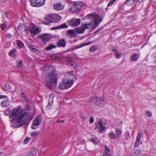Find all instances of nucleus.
Returning a JSON list of instances; mask_svg holds the SVG:
<instances>
[{
  "label": "nucleus",
  "instance_id": "nucleus-45",
  "mask_svg": "<svg viewBox=\"0 0 156 156\" xmlns=\"http://www.w3.org/2000/svg\"><path fill=\"white\" fill-rule=\"evenodd\" d=\"M38 134V132L37 131L31 133V136H36Z\"/></svg>",
  "mask_w": 156,
  "mask_h": 156
},
{
  "label": "nucleus",
  "instance_id": "nucleus-60",
  "mask_svg": "<svg viewBox=\"0 0 156 156\" xmlns=\"http://www.w3.org/2000/svg\"><path fill=\"white\" fill-rule=\"evenodd\" d=\"M106 10H107L108 9V7L106 8Z\"/></svg>",
  "mask_w": 156,
  "mask_h": 156
},
{
  "label": "nucleus",
  "instance_id": "nucleus-4",
  "mask_svg": "<svg viewBox=\"0 0 156 156\" xmlns=\"http://www.w3.org/2000/svg\"><path fill=\"white\" fill-rule=\"evenodd\" d=\"M86 17L91 20L94 23L92 24L91 29L94 30L97 28L99 24L102 21V19L99 16L96 14H88Z\"/></svg>",
  "mask_w": 156,
  "mask_h": 156
},
{
  "label": "nucleus",
  "instance_id": "nucleus-64",
  "mask_svg": "<svg viewBox=\"0 0 156 156\" xmlns=\"http://www.w3.org/2000/svg\"><path fill=\"white\" fill-rule=\"evenodd\" d=\"M30 156V155H29V156H28H28Z\"/></svg>",
  "mask_w": 156,
  "mask_h": 156
},
{
  "label": "nucleus",
  "instance_id": "nucleus-47",
  "mask_svg": "<svg viewBox=\"0 0 156 156\" xmlns=\"http://www.w3.org/2000/svg\"><path fill=\"white\" fill-rule=\"evenodd\" d=\"M146 114L148 117H151L152 115V114L150 111H147L146 113Z\"/></svg>",
  "mask_w": 156,
  "mask_h": 156
},
{
  "label": "nucleus",
  "instance_id": "nucleus-11",
  "mask_svg": "<svg viewBox=\"0 0 156 156\" xmlns=\"http://www.w3.org/2000/svg\"><path fill=\"white\" fill-rule=\"evenodd\" d=\"M80 19H73L69 21V24L70 26L75 27L79 25L80 24Z\"/></svg>",
  "mask_w": 156,
  "mask_h": 156
},
{
  "label": "nucleus",
  "instance_id": "nucleus-55",
  "mask_svg": "<svg viewBox=\"0 0 156 156\" xmlns=\"http://www.w3.org/2000/svg\"><path fill=\"white\" fill-rule=\"evenodd\" d=\"M65 121L64 120H58L57 121V122L58 123H62V122H64Z\"/></svg>",
  "mask_w": 156,
  "mask_h": 156
},
{
  "label": "nucleus",
  "instance_id": "nucleus-35",
  "mask_svg": "<svg viewBox=\"0 0 156 156\" xmlns=\"http://www.w3.org/2000/svg\"><path fill=\"white\" fill-rule=\"evenodd\" d=\"M114 54L115 58L117 59L120 58L122 55V54L119 53L118 51L114 53Z\"/></svg>",
  "mask_w": 156,
  "mask_h": 156
},
{
  "label": "nucleus",
  "instance_id": "nucleus-54",
  "mask_svg": "<svg viewBox=\"0 0 156 156\" xmlns=\"http://www.w3.org/2000/svg\"><path fill=\"white\" fill-rule=\"evenodd\" d=\"M21 26H23V25L22 24H20L18 26V30H22L21 28V27H20Z\"/></svg>",
  "mask_w": 156,
  "mask_h": 156
},
{
  "label": "nucleus",
  "instance_id": "nucleus-20",
  "mask_svg": "<svg viewBox=\"0 0 156 156\" xmlns=\"http://www.w3.org/2000/svg\"><path fill=\"white\" fill-rule=\"evenodd\" d=\"M68 27V26H67L65 23H64L62 25H59L57 27H52L51 29V30H52L62 28H66Z\"/></svg>",
  "mask_w": 156,
  "mask_h": 156
},
{
  "label": "nucleus",
  "instance_id": "nucleus-62",
  "mask_svg": "<svg viewBox=\"0 0 156 156\" xmlns=\"http://www.w3.org/2000/svg\"><path fill=\"white\" fill-rule=\"evenodd\" d=\"M155 81L156 82V78L155 79Z\"/></svg>",
  "mask_w": 156,
  "mask_h": 156
},
{
  "label": "nucleus",
  "instance_id": "nucleus-59",
  "mask_svg": "<svg viewBox=\"0 0 156 156\" xmlns=\"http://www.w3.org/2000/svg\"><path fill=\"white\" fill-rule=\"evenodd\" d=\"M144 0H137V1L140 3H141L144 2Z\"/></svg>",
  "mask_w": 156,
  "mask_h": 156
},
{
  "label": "nucleus",
  "instance_id": "nucleus-58",
  "mask_svg": "<svg viewBox=\"0 0 156 156\" xmlns=\"http://www.w3.org/2000/svg\"><path fill=\"white\" fill-rule=\"evenodd\" d=\"M6 1V0H0V2L1 3H5Z\"/></svg>",
  "mask_w": 156,
  "mask_h": 156
},
{
  "label": "nucleus",
  "instance_id": "nucleus-34",
  "mask_svg": "<svg viewBox=\"0 0 156 156\" xmlns=\"http://www.w3.org/2000/svg\"><path fill=\"white\" fill-rule=\"evenodd\" d=\"M136 0H127L126 2L124 3H126L128 5H131L134 3Z\"/></svg>",
  "mask_w": 156,
  "mask_h": 156
},
{
  "label": "nucleus",
  "instance_id": "nucleus-8",
  "mask_svg": "<svg viewBox=\"0 0 156 156\" xmlns=\"http://www.w3.org/2000/svg\"><path fill=\"white\" fill-rule=\"evenodd\" d=\"M45 1V0H30V2L32 6L40 7L44 4Z\"/></svg>",
  "mask_w": 156,
  "mask_h": 156
},
{
  "label": "nucleus",
  "instance_id": "nucleus-63",
  "mask_svg": "<svg viewBox=\"0 0 156 156\" xmlns=\"http://www.w3.org/2000/svg\"><path fill=\"white\" fill-rule=\"evenodd\" d=\"M155 58H156V55L155 56Z\"/></svg>",
  "mask_w": 156,
  "mask_h": 156
},
{
  "label": "nucleus",
  "instance_id": "nucleus-24",
  "mask_svg": "<svg viewBox=\"0 0 156 156\" xmlns=\"http://www.w3.org/2000/svg\"><path fill=\"white\" fill-rule=\"evenodd\" d=\"M9 101L8 100H5L2 102L1 103V105L2 107H8L9 105Z\"/></svg>",
  "mask_w": 156,
  "mask_h": 156
},
{
  "label": "nucleus",
  "instance_id": "nucleus-27",
  "mask_svg": "<svg viewBox=\"0 0 156 156\" xmlns=\"http://www.w3.org/2000/svg\"><path fill=\"white\" fill-rule=\"evenodd\" d=\"M81 27H82L83 29H85V30L86 29H89L91 25H92V23H86L84 24H81Z\"/></svg>",
  "mask_w": 156,
  "mask_h": 156
},
{
  "label": "nucleus",
  "instance_id": "nucleus-53",
  "mask_svg": "<svg viewBox=\"0 0 156 156\" xmlns=\"http://www.w3.org/2000/svg\"><path fill=\"white\" fill-rule=\"evenodd\" d=\"M7 98V96L6 95H0V99L3 98Z\"/></svg>",
  "mask_w": 156,
  "mask_h": 156
},
{
  "label": "nucleus",
  "instance_id": "nucleus-46",
  "mask_svg": "<svg viewBox=\"0 0 156 156\" xmlns=\"http://www.w3.org/2000/svg\"><path fill=\"white\" fill-rule=\"evenodd\" d=\"M66 75L68 76H73L72 77L73 78V76H74L73 75V72H71V71L69 72L67 74H66Z\"/></svg>",
  "mask_w": 156,
  "mask_h": 156
},
{
  "label": "nucleus",
  "instance_id": "nucleus-33",
  "mask_svg": "<svg viewBox=\"0 0 156 156\" xmlns=\"http://www.w3.org/2000/svg\"><path fill=\"white\" fill-rule=\"evenodd\" d=\"M91 43V42H87L86 43L80 45H79V46H76L75 47V49H78L80 48H82L83 47H84V46L88 45L90 44Z\"/></svg>",
  "mask_w": 156,
  "mask_h": 156
},
{
  "label": "nucleus",
  "instance_id": "nucleus-57",
  "mask_svg": "<svg viewBox=\"0 0 156 156\" xmlns=\"http://www.w3.org/2000/svg\"><path fill=\"white\" fill-rule=\"evenodd\" d=\"M103 27H101L98 30H97V32H99L101 30H103Z\"/></svg>",
  "mask_w": 156,
  "mask_h": 156
},
{
  "label": "nucleus",
  "instance_id": "nucleus-26",
  "mask_svg": "<svg viewBox=\"0 0 156 156\" xmlns=\"http://www.w3.org/2000/svg\"><path fill=\"white\" fill-rule=\"evenodd\" d=\"M52 96L53 97L54 96L53 94H51L50 97L48 99V105L46 107V109H49V108H51V104L52 103V99L51 97V96Z\"/></svg>",
  "mask_w": 156,
  "mask_h": 156
},
{
  "label": "nucleus",
  "instance_id": "nucleus-2",
  "mask_svg": "<svg viewBox=\"0 0 156 156\" xmlns=\"http://www.w3.org/2000/svg\"><path fill=\"white\" fill-rule=\"evenodd\" d=\"M21 112V107L20 106H19L16 108H14L12 110L10 109H7L5 111V115L7 116L11 114V115L9 117V119L10 121L12 122L16 120V117Z\"/></svg>",
  "mask_w": 156,
  "mask_h": 156
},
{
  "label": "nucleus",
  "instance_id": "nucleus-17",
  "mask_svg": "<svg viewBox=\"0 0 156 156\" xmlns=\"http://www.w3.org/2000/svg\"><path fill=\"white\" fill-rule=\"evenodd\" d=\"M105 149L104 152L103 154V156H111V152L110 149L106 145L105 146Z\"/></svg>",
  "mask_w": 156,
  "mask_h": 156
},
{
  "label": "nucleus",
  "instance_id": "nucleus-15",
  "mask_svg": "<svg viewBox=\"0 0 156 156\" xmlns=\"http://www.w3.org/2000/svg\"><path fill=\"white\" fill-rule=\"evenodd\" d=\"M52 23H58L60 21L61 19V17L59 16L56 14H52Z\"/></svg>",
  "mask_w": 156,
  "mask_h": 156
},
{
  "label": "nucleus",
  "instance_id": "nucleus-32",
  "mask_svg": "<svg viewBox=\"0 0 156 156\" xmlns=\"http://www.w3.org/2000/svg\"><path fill=\"white\" fill-rule=\"evenodd\" d=\"M109 138L112 140L115 139L116 136L114 133L110 132L109 133Z\"/></svg>",
  "mask_w": 156,
  "mask_h": 156
},
{
  "label": "nucleus",
  "instance_id": "nucleus-3",
  "mask_svg": "<svg viewBox=\"0 0 156 156\" xmlns=\"http://www.w3.org/2000/svg\"><path fill=\"white\" fill-rule=\"evenodd\" d=\"M21 112L16 117L17 122L20 126L26 123L30 117V114L28 112H25L20 114Z\"/></svg>",
  "mask_w": 156,
  "mask_h": 156
},
{
  "label": "nucleus",
  "instance_id": "nucleus-42",
  "mask_svg": "<svg viewBox=\"0 0 156 156\" xmlns=\"http://www.w3.org/2000/svg\"><path fill=\"white\" fill-rule=\"evenodd\" d=\"M6 27V25L5 24L3 23L1 24L0 25V28L2 30H4Z\"/></svg>",
  "mask_w": 156,
  "mask_h": 156
},
{
  "label": "nucleus",
  "instance_id": "nucleus-39",
  "mask_svg": "<svg viewBox=\"0 0 156 156\" xmlns=\"http://www.w3.org/2000/svg\"><path fill=\"white\" fill-rule=\"evenodd\" d=\"M97 49V48L96 46H93L90 49V52H93Z\"/></svg>",
  "mask_w": 156,
  "mask_h": 156
},
{
  "label": "nucleus",
  "instance_id": "nucleus-41",
  "mask_svg": "<svg viewBox=\"0 0 156 156\" xmlns=\"http://www.w3.org/2000/svg\"><path fill=\"white\" fill-rule=\"evenodd\" d=\"M116 0H112L110 1L108 3L107 7H108L112 5Z\"/></svg>",
  "mask_w": 156,
  "mask_h": 156
},
{
  "label": "nucleus",
  "instance_id": "nucleus-10",
  "mask_svg": "<svg viewBox=\"0 0 156 156\" xmlns=\"http://www.w3.org/2000/svg\"><path fill=\"white\" fill-rule=\"evenodd\" d=\"M38 37L40 39H41L42 41L47 42L51 39V35L49 34H42L38 35Z\"/></svg>",
  "mask_w": 156,
  "mask_h": 156
},
{
  "label": "nucleus",
  "instance_id": "nucleus-19",
  "mask_svg": "<svg viewBox=\"0 0 156 156\" xmlns=\"http://www.w3.org/2000/svg\"><path fill=\"white\" fill-rule=\"evenodd\" d=\"M27 45L31 51L32 52L37 53H40L41 52V51L35 48L33 45L30 44H27Z\"/></svg>",
  "mask_w": 156,
  "mask_h": 156
},
{
  "label": "nucleus",
  "instance_id": "nucleus-29",
  "mask_svg": "<svg viewBox=\"0 0 156 156\" xmlns=\"http://www.w3.org/2000/svg\"><path fill=\"white\" fill-rule=\"evenodd\" d=\"M57 46L54 45L50 44L45 48V49L47 50H50L53 48H56Z\"/></svg>",
  "mask_w": 156,
  "mask_h": 156
},
{
  "label": "nucleus",
  "instance_id": "nucleus-9",
  "mask_svg": "<svg viewBox=\"0 0 156 156\" xmlns=\"http://www.w3.org/2000/svg\"><path fill=\"white\" fill-rule=\"evenodd\" d=\"M41 122V117L40 115H38L33 121V124L31 125V128L33 129L37 128V126H39Z\"/></svg>",
  "mask_w": 156,
  "mask_h": 156
},
{
  "label": "nucleus",
  "instance_id": "nucleus-18",
  "mask_svg": "<svg viewBox=\"0 0 156 156\" xmlns=\"http://www.w3.org/2000/svg\"><path fill=\"white\" fill-rule=\"evenodd\" d=\"M63 6L61 3H56L53 5L54 9L57 11H60L63 9Z\"/></svg>",
  "mask_w": 156,
  "mask_h": 156
},
{
  "label": "nucleus",
  "instance_id": "nucleus-25",
  "mask_svg": "<svg viewBox=\"0 0 156 156\" xmlns=\"http://www.w3.org/2000/svg\"><path fill=\"white\" fill-rule=\"evenodd\" d=\"M116 138L117 139H119L121 137V136L122 134V130L118 128L116 129Z\"/></svg>",
  "mask_w": 156,
  "mask_h": 156
},
{
  "label": "nucleus",
  "instance_id": "nucleus-40",
  "mask_svg": "<svg viewBox=\"0 0 156 156\" xmlns=\"http://www.w3.org/2000/svg\"><path fill=\"white\" fill-rule=\"evenodd\" d=\"M68 64L71 66H73L76 65V62L73 60H71L68 62Z\"/></svg>",
  "mask_w": 156,
  "mask_h": 156
},
{
  "label": "nucleus",
  "instance_id": "nucleus-23",
  "mask_svg": "<svg viewBox=\"0 0 156 156\" xmlns=\"http://www.w3.org/2000/svg\"><path fill=\"white\" fill-rule=\"evenodd\" d=\"M75 30L78 34H81L85 31V29H83L81 25L80 27L75 28Z\"/></svg>",
  "mask_w": 156,
  "mask_h": 156
},
{
  "label": "nucleus",
  "instance_id": "nucleus-44",
  "mask_svg": "<svg viewBox=\"0 0 156 156\" xmlns=\"http://www.w3.org/2000/svg\"><path fill=\"white\" fill-rule=\"evenodd\" d=\"M124 135L126 139H127L130 137V134L128 132H126L124 134Z\"/></svg>",
  "mask_w": 156,
  "mask_h": 156
},
{
  "label": "nucleus",
  "instance_id": "nucleus-7",
  "mask_svg": "<svg viewBox=\"0 0 156 156\" xmlns=\"http://www.w3.org/2000/svg\"><path fill=\"white\" fill-rule=\"evenodd\" d=\"M94 102L95 104L100 107H104L105 104L104 99L103 97H96L94 98Z\"/></svg>",
  "mask_w": 156,
  "mask_h": 156
},
{
  "label": "nucleus",
  "instance_id": "nucleus-61",
  "mask_svg": "<svg viewBox=\"0 0 156 156\" xmlns=\"http://www.w3.org/2000/svg\"><path fill=\"white\" fill-rule=\"evenodd\" d=\"M98 32H97V31H96L95 32V33H98Z\"/></svg>",
  "mask_w": 156,
  "mask_h": 156
},
{
  "label": "nucleus",
  "instance_id": "nucleus-31",
  "mask_svg": "<svg viewBox=\"0 0 156 156\" xmlns=\"http://www.w3.org/2000/svg\"><path fill=\"white\" fill-rule=\"evenodd\" d=\"M17 44L18 47H19L20 48H23L24 45L23 43L19 40L17 41Z\"/></svg>",
  "mask_w": 156,
  "mask_h": 156
},
{
  "label": "nucleus",
  "instance_id": "nucleus-5",
  "mask_svg": "<svg viewBox=\"0 0 156 156\" xmlns=\"http://www.w3.org/2000/svg\"><path fill=\"white\" fill-rule=\"evenodd\" d=\"M73 79H63L62 81L58 85L59 88L61 90H65L69 88L73 83Z\"/></svg>",
  "mask_w": 156,
  "mask_h": 156
},
{
  "label": "nucleus",
  "instance_id": "nucleus-37",
  "mask_svg": "<svg viewBox=\"0 0 156 156\" xmlns=\"http://www.w3.org/2000/svg\"><path fill=\"white\" fill-rule=\"evenodd\" d=\"M139 151L137 150H134L132 153L133 156H139L140 155Z\"/></svg>",
  "mask_w": 156,
  "mask_h": 156
},
{
  "label": "nucleus",
  "instance_id": "nucleus-36",
  "mask_svg": "<svg viewBox=\"0 0 156 156\" xmlns=\"http://www.w3.org/2000/svg\"><path fill=\"white\" fill-rule=\"evenodd\" d=\"M91 141L94 144H97L99 142V140L96 137L91 138Z\"/></svg>",
  "mask_w": 156,
  "mask_h": 156
},
{
  "label": "nucleus",
  "instance_id": "nucleus-1",
  "mask_svg": "<svg viewBox=\"0 0 156 156\" xmlns=\"http://www.w3.org/2000/svg\"><path fill=\"white\" fill-rule=\"evenodd\" d=\"M59 77L55 71H52L48 74L46 81L47 86L50 89H53L56 87L57 82Z\"/></svg>",
  "mask_w": 156,
  "mask_h": 156
},
{
  "label": "nucleus",
  "instance_id": "nucleus-30",
  "mask_svg": "<svg viewBox=\"0 0 156 156\" xmlns=\"http://www.w3.org/2000/svg\"><path fill=\"white\" fill-rule=\"evenodd\" d=\"M16 49L14 48L9 51V55L10 56L14 57L16 56L15 53L16 51Z\"/></svg>",
  "mask_w": 156,
  "mask_h": 156
},
{
  "label": "nucleus",
  "instance_id": "nucleus-6",
  "mask_svg": "<svg viewBox=\"0 0 156 156\" xmlns=\"http://www.w3.org/2000/svg\"><path fill=\"white\" fill-rule=\"evenodd\" d=\"M84 5L83 2H75L71 7L70 11L72 13H75L79 11Z\"/></svg>",
  "mask_w": 156,
  "mask_h": 156
},
{
  "label": "nucleus",
  "instance_id": "nucleus-38",
  "mask_svg": "<svg viewBox=\"0 0 156 156\" xmlns=\"http://www.w3.org/2000/svg\"><path fill=\"white\" fill-rule=\"evenodd\" d=\"M5 36L7 38H10L12 37L13 35L12 34H10L9 33L5 32Z\"/></svg>",
  "mask_w": 156,
  "mask_h": 156
},
{
  "label": "nucleus",
  "instance_id": "nucleus-43",
  "mask_svg": "<svg viewBox=\"0 0 156 156\" xmlns=\"http://www.w3.org/2000/svg\"><path fill=\"white\" fill-rule=\"evenodd\" d=\"M30 138L28 137H27L23 141V144H26L28 143L30 140Z\"/></svg>",
  "mask_w": 156,
  "mask_h": 156
},
{
  "label": "nucleus",
  "instance_id": "nucleus-16",
  "mask_svg": "<svg viewBox=\"0 0 156 156\" xmlns=\"http://www.w3.org/2000/svg\"><path fill=\"white\" fill-rule=\"evenodd\" d=\"M141 136V133H139L137 134L136 140L134 144V147H137L139 146L140 144Z\"/></svg>",
  "mask_w": 156,
  "mask_h": 156
},
{
  "label": "nucleus",
  "instance_id": "nucleus-13",
  "mask_svg": "<svg viewBox=\"0 0 156 156\" xmlns=\"http://www.w3.org/2000/svg\"><path fill=\"white\" fill-rule=\"evenodd\" d=\"M52 14L46 15L44 17V19L47 21V22H44L43 23L46 25H48L51 23H52Z\"/></svg>",
  "mask_w": 156,
  "mask_h": 156
},
{
  "label": "nucleus",
  "instance_id": "nucleus-56",
  "mask_svg": "<svg viewBox=\"0 0 156 156\" xmlns=\"http://www.w3.org/2000/svg\"><path fill=\"white\" fill-rule=\"evenodd\" d=\"M3 17H7V12H5L3 15Z\"/></svg>",
  "mask_w": 156,
  "mask_h": 156
},
{
  "label": "nucleus",
  "instance_id": "nucleus-49",
  "mask_svg": "<svg viewBox=\"0 0 156 156\" xmlns=\"http://www.w3.org/2000/svg\"><path fill=\"white\" fill-rule=\"evenodd\" d=\"M21 96L23 98V99H25L27 98V96L24 93L21 94Z\"/></svg>",
  "mask_w": 156,
  "mask_h": 156
},
{
  "label": "nucleus",
  "instance_id": "nucleus-52",
  "mask_svg": "<svg viewBox=\"0 0 156 156\" xmlns=\"http://www.w3.org/2000/svg\"><path fill=\"white\" fill-rule=\"evenodd\" d=\"M24 31L26 33V34L27 35L28 34L29 31L27 28H26L25 27V29H24Z\"/></svg>",
  "mask_w": 156,
  "mask_h": 156
},
{
  "label": "nucleus",
  "instance_id": "nucleus-28",
  "mask_svg": "<svg viewBox=\"0 0 156 156\" xmlns=\"http://www.w3.org/2000/svg\"><path fill=\"white\" fill-rule=\"evenodd\" d=\"M138 58V55L136 53L131 55V58L133 62L136 61Z\"/></svg>",
  "mask_w": 156,
  "mask_h": 156
},
{
  "label": "nucleus",
  "instance_id": "nucleus-21",
  "mask_svg": "<svg viewBox=\"0 0 156 156\" xmlns=\"http://www.w3.org/2000/svg\"><path fill=\"white\" fill-rule=\"evenodd\" d=\"M30 31L34 35H36L37 34L39 33L41 30L38 28L33 27L30 30Z\"/></svg>",
  "mask_w": 156,
  "mask_h": 156
},
{
  "label": "nucleus",
  "instance_id": "nucleus-12",
  "mask_svg": "<svg viewBox=\"0 0 156 156\" xmlns=\"http://www.w3.org/2000/svg\"><path fill=\"white\" fill-rule=\"evenodd\" d=\"M100 129L99 132L100 133H102L104 132L105 128V127L102 124V122L101 120H99L98 123L96 124L95 129Z\"/></svg>",
  "mask_w": 156,
  "mask_h": 156
},
{
  "label": "nucleus",
  "instance_id": "nucleus-22",
  "mask_svg": "<svg viewBox=\"0 0 156 156\" xmlns=\"http://www.w3.org/2000/svg\"><path fill=\"white\" fill-rule=\"evenodd\" d=\"M67 34L69 35L70 37H76L77 35L76 33L72 30H67Z\"/></svg>",
  "mask_w": 156,
  "mask_h": 156
},
{
  "label": "nucleus",
  "instance_id": "nucleus-14",
  "mask_svg": "<svg viewBox=\"0 0 156 156\" xmlns=\"http://www.w3.org/2000/svg\"><path fill=\"white\" fill-rule=\"evenodd\" d=\"M66 42L64 39L59 40L57 42V45L58 47H65L66 45Z\"/></svg>",
  "mask_w": 156,
  "mask_h": 156
},
{
  "label": "nucleus",
  "instance_id": "nucleus-50",
  "mask_svg": "<svg viewBox=\"0 0 156 156\" xmlns=\"http://www.w3.org/2000/svg\"><path fill=\"white\" fill-rule=\"evenodd\" d=\"M94 118L93 117H90V123H92L94 122Z\"/></svg>",
  "mask_w": 156,
  "mask_h": 156
},
{
  "label": "nucleus",
  "instance_id": "nucleus-51",
  "mask_svg": "<svg viewBox=\"0 0 156 156\" xmlns=\"http://www.w3.org/2000/svg\"><path fill=\"white\" fill-rule=\"evenodd\" d=\"M112 51H114V53H115V52H116L118 51L116 48L115 47H113L112 48Z\"/></svg>",
  "mask_w": 156,
  "mask_h": 156
},
{
  "label": "nucleus",
  "instance_id": "nucleus-48",
  "mask_svg": "<svg viewBox=\"0 0 156 156\" xmlns=\"http://www.w3.org/2000/svg\"><path fill=\"white\" fill-rule=\"evenodd\" d=\"M22 61H19L17 63V66L19 67H20L22 66Z\"/></svg>",
  "mask_w": 156,
  "mask_h": 156
}]
</instances>
